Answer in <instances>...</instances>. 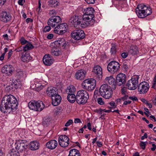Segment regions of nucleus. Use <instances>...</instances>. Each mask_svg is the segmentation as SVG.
<instances>
[{"instance_id": "54", "label": "nucleus", "mask_w": 156, "mask_h": 156, "mask_svg": "<svg viewBox=\"0 0 156 156\" xmlns=\"http://www.w3.org/2000/svg\"><path fill=\"white\" fill-rule=\"evenodd\" d=\"M128 55V54L127 52H123L122 53L121 56L123 58H126L127 57Z\"/></svg>"}, {"instance_id": "61", "label": "nucleus", "mask_w": 156, "mask_h": 156, "mask_svg": "<svg viewBox=\"0 0 156 156\" xmlns=\"http://www.w3.org/2000/svg\"><path fill=\"white\" fill-rule=\"evenodd\" d=\"M147 135L146 133H145L144 135L142 136L141 139L142 140H144L145 138H147Z\"/></svg>"}, {"instance_id": "40", "label": "nucleus", "mask_w": 156, "mask_h": 156, "mask_svg": "<svg viewBox=\"0 0 156 156\" xmlns=\"http://www.w3.org/2000/svg\"><path fill=\"white\" fill-rule=\"evenodd\" d=\"M69 142H65V141H59V145L62 147H66L68 146L69 144Z\"/></svg>"}, {"instance_id": "8", "label": "nucleus", "mask_w": 156, "mask_h": 156, "mask_svg": "<svg viewBox=\"0 0 156 156\" xmlns=\"http://www.w3.org/2000/svg\"><path fill=\"white\" fill-rule=\"evenodd\" d=\"M139 77L138 75H135L132 77L131 80H128L126 86L128 89L135 90L137 87Z\"/></svg>"}, {"instance_id": "9", "label": "nucleus", "mask_w": 156, "mask_h": 156, "mask_svg": "<svg viewBox=\"0 0 156 156\" xmlns=\"http://www.w3.org/2000/svg\"><path fill=\"white\" fill-rule=\"evenodd\" d=\"M107 68L109 72L114 73L119 69V63L117 62L113 61L110 62L108 65Z\"/></svg>"}, {"instance_id": "48", "label": "nucleus", "mask_w": 156, "mask_h": 156, "mask_svg": "<svg viewBox=\"0 0 156 156\" xmlns=\"http://www.w3.org/2000/svg\"><path fill=\"white\" fill-rule=\"evenodd\" d=\"M129 99L133 101H138V99L135 96H130L129 97Z\"/></svg>"}, {"instance_id": "43", "label": "nucleus", "mask_w": 156, "mask_h": 156, "mask_svg": "<svg viewBox=\"0 0 156 156\" xmlns=\"http://www.w3.org/2000/svg\"><path fill=\"white\" fill-rule=\"evenodd\" d=\"M73 123V120L72 119H69L67 121V122L65 124V126L66 127H68L70 126Z\"/></svg>"}, {"instance_id": "62", "label": "nucleus", "mask_w": 156, "mask_h": 156, "mask_svg": "<svg viewBox=\"0 0 156 156\" xmlns=\"http://www.w3.org/2000/svg\"><path fill=\"white\" fill-rule=\"evenodd\" d=\"M53 37V35L52 34H50L48 35L47 38L48 39H51Z\"/></svg>"}, {"instance_id": "14", "label": "nucleus", "mask_w": 156, "mask_h": 156, "mask_svg": "<svg viewBox=\"0 0 156 156\" xmlns=\"http://www.w3.org/2000/svg\"><path fill=\"white\" fill-rule=\"evenodd\" d=\"M116 80L117 85L119 86L124 84L126 81L125 75L123 73L118 74L117 76Z\"/></svg>"}, {"instance_id": "63", "label": "nucleus", "mask_w": 156, "mask_h": 156, "mask_svg": "<svg viewBox=\"0 0 156 156\" xmlns=\"http://www.w3.org/2000/svg\"><path fill=\"white\" fill-rule=\"evenodd\" d=\"M131 102V101L129 100H128L127 101H125L123 103V105H126L128 104H130Z\"/></svg>"}, {"instance_id": "24", "label": "nucleus", "mask_w": 156, "mask_h": 156, "mask_svg": "<svg viewBox=\"0 0 156 156\" xmlns=\"http://www.w3.org/2000/svg\"><path fill=\"white\" fill-rule=\"evenodd\" d=\"M39 146V144L36 141H33L30 143V147L32 150H35L38 149Z\"/></svg>"}, {"instance_id": "46", "label": "nucleus", "mask_w": 156, "mask_h": 156, "mask_svg": "<svg viewBox=\"0 0 156 156\" xmlns=\"http://www.w3.org/2000/svg\"><path fill=\"white\" fill-rule=\"evenodd\" d=\"M97 101L98 103L100 105H103L104 104V102L101 98H98L97 99Z\"/></svg>"}, {"instance_id": "1", "label": "nucleus", "mask_w": 156, "mask_h": 156, "mask_svg": "<svg viewBox=\"0 0 156 156\" xmlns=\"http://www.w3.org/2000/svg\"><path fill=\"white\" fill-rule=\"evenodd\" d=\"M94 12L95 11L93 8H87L83 11L84 14L82 18L74 16L69 19V22L76 28L80 27H85L89 25H92L95 22V20L93 19L94 17Z\"/></svg>"}, {"instance_id": "32", "label": "nucleus", "mask_w": 156, "mask_h": 156, "mask_svg": "<svg viewBox=\"0 0 156 156\" xmlns=\"http://www.w3.org/2000/svg\"><path fill=\"white\" fill-rule=\"evenodd\" d=\"M51 121V120L49 117H45L43 119V126L46 127L48 126L50 123Z\"/></svg>"}, {"instance_id": "37", "label": "nucleus", "mask_w": 156, "mask_h": 156, "mask_svg": "<svg viewBox=\"0 0 156 156\" xmlns=\"http://www.w3.org/2000/svg\"><path fill=\"white\" fill-rule=\"evenodd\" d=\"M111 46L112 47L111 48V52L112 54H115L117 52L116 48V45L114 44H111Z\"/></svg>"}, {"instance_id": "31", "label": "nucleus", "mask_w": 156, "mask_h": 156, "mask_svg": "<svg viewBox=\"0 0 156 156\" xmlns=\"http://www.w3.org/2000/svg\"><path fill=\"white\" fill-rule=\"evenodd\" d=\"M34 48V46L30 43H28L23 47V51L24 52H25L29 50L32 49Z\"/></svg>"}, {"instance_id": "60", "label": "nucleus", "mask_w": 156, "mask_h": 156, "mask_svg": "<svg viewBox=\"0 0 156 156\" xmlns=\"http://www.w3.org/2000/svg\"><path fill=\"white\" fill-rule=\"evenodd\" d=\"M25 2V0H19L18 1V3L19 5H23V2Z\"/></svg>"}, {"instance_id": "20", "label": "nucleus", "mask_w": 156, "mask_h": 156, "mask_svg": "<svg viewBox=\"0 0 156 156\" xmlns=\"http://www.w3.org/2000/svg\"><path fill=\"white\" fill-rule=\"evenodd\" d=\"M105 81L106 82L108 83V84L111 86L114 90L115 89L117 83L114 78L111 76L107 77L105 79Z\"/></svg>"}, {"instance_id": "10", "label": "nucleus", "mask_w": 156, "mask_h": 156, "mask_svg": "<svg viewBox=\"0 0 156 156\" xmlns=\"http://www.w3.org/2000/svg\"><path fill=\"white\" fill-rule=\"evenodd\" d=\"M71 36L75 40H79L83 39L85 37L84 31L81 30H76L73 31Z\"/></svg>"}, {"instance_id": "50", "label": "nucleus", "mask_w": 156, "mask_h": 156, "mask_svg": "<svg viewBox=\"0 0 156 156\" xmlns=\"http://www.w3.org/2000/svg\"><path fill=\"white\" fill-rule=\"evenodd\" d=\"M58 2H57V1H56L55 2V0H52L51 1V5H53L54 6H55V5H57L58 4Z\"/></svg>"}, {"instance_id": "42", "label": "nucleus", "mask_w": 156, "mask_h": 156, "mask_svg": "<svg viewBox=\"0 0 156 156\" xmlns=\"http://www.w3.org/2000/svg\"><path fill=\"white\" fill-rule=\"evenodd\" d=\"M51 29V27L49 26H46L44 28L43 30V32L46 33L49 32Z\"/></svg>"}, {"instance_id": "47", "label": "nucleus", "mask_w": 156, "mask_h": 156, "mask_svg": "<svg viewBox=\"0 0 156 156\" xmlns=\"http://www.w3.org/2000/svg\"><path fill=\"white\" fill-rule=\"evenodd\" d=\"M122 67L126 71L129 69V66L126 63H124L123 64Z\"/></svg>"}, {"instance_id": "16", "label": "nucleus", "mask_w": 156, "mask_h": 156, "mask_svg": "<svg viewBox=\"0 0 156 156\" xmlns=\"http://www.w3.org/2000/svg\"><path fill=\"white\" fill-rule=\"evenodd\" d=\"M46 94L47 95L50 96H51L56 95L58 94V89L55 87L50 86L48 87L46 91Z\"/></svg>"}, {"instance_id": "17", "label": "nucleus", "mask_w": 156, "mask_h": 156, "mask_svg": "<svg viewBox=\"0 0 156 156\" xmlns=\"http://www.w3.org/2000/svg\"><path fill=\"white\" fill-rule=\"evenodd\" d=\"M11 16L9 13L6 12H3L1 13L0 16V20L5 23H6L9 21L11 19Z\"/></svg>"}, {"instance_id": "3", "label": "nucleus", "mask_w": 156, "mask_h": 156, "mask_svg": "<svg viewBox=\"0 0 156 156\" xmlns=\"http://www.w3.org/2000/svg\"><path fill=\"white\" fill-rule=\"evenodd\" d=\"M76 98V102L79 105H84L87 102L89 95L86 90H81L77 92Z\"/></svg>"}, {"instance_id": "5", "label": "nucleus", "mask_w": 156, "mask_h": 156, "mask_svg": "<svg viewBox=\"0 0 156 156\" xmlns=\"http://www.w3.org/2000/svg\"><path fill=\"white\" fill-rule=\"evenodd\" d=\"M9 95H6L2 98L0 105L1 111L4 113H9L11 112V108H10L11 105L9 104Z\"/></svg>"}, {"instance_id": "19", "label": "nucleus", "mask_w": 156, "mask_h": 156, "mask_svg": "<svg viewBox=\"0 0 156 156\" xmlns=\"http://www.w3.org/2000/svg\"><path fill=\"white\" fill-rule=\"evenodd\" d=\"M93 72L96 74L99 80H101L102 77V69L99 66H95L93 69Z\"/></svg>"}, {"instance_id": "45", "label": "nucleus", "mask_w": 156, "mask_h": 156, "mask_svg": "<svg viewBox=\"0 0 156 156\" xmlns=\"http://www.w3.org/2000/svg\"><path fill=\"white\" fill-rule=\"evenodd\" d=\"M65 109V108L63 105H61L59 107V112L64 113Z\"/></svg>"}, {"instance_id": "49", "label": "nucleus", "mask_w": 156, "mask_h": 156, "mask_svg": "<svg viewBox=\"0 0 156 156\" xmlns=\"http://www.w3.org/2000/svg\"><path fill=\"white\" fill-rule=\"evenodd\" d=\"M56 17H58V16H55L53 17H52L50 18L51 19V20H53V21H54L55 23H57L58 22H57V19L56 18Z\"/></svg>"}, {"instance_id": "52", "label": "nucleus", "mask_w": 156, "mask_h": 156, "mask_svg": "<svg viewBox=\"0 0 156 156\" xmlns=\"http://www.w3.org/2000/svg\"><path fill=\"white\" fill-rule=\"evenodd\" d=\"M53 44V47H58V41L57 40L56 41H55L54 42H53V44Z\"/></svg>"}, {"instance_id": "36", "label": "nucleus", "mask_w": 156, "mask_h": 156, "mask_svg": "<svg viewBox=\"0 0 156 156\" xmlns=\"http://www.w3.org/2000/svg\"><path fill=\"white\" fill-rule=\"evenodd\" d=\"M16 150L14 149H12L10 153V156H20V154L18 150Z\"/></svg>"}, {"instance_id": "38", "label": "nucleus", "mask_w": 156, "mask_h": 156, "mask_svg": "<svg viewBox=\"0 0 156 156\" xmlns=\"http://www.w3.org/2000/svg\"><path fill=\"white\" fill-rule=\"evenodd\" d=\"M67 25L66 23H62L59 24V30L67 29Z\"/></svg>"}, {"instance_id": "33", "label": "nucleus", "mask_w": 156, "mask_h": 156, "mask_svg": "<svg viewBox=\"0 0 156 156\" xmlns=\"http://www.w3.org/2000/svg\"><path fill=\"white\" fill-rule=\"evenodd\" d=\"M66 45V44L64 38H62L59 40V46L60 47L64 48Z\"/></svg>"}, {"instance_id": "4", "label": "nucleus", "mask_w": 156, "mask_h": 156, "mask_svg": "<svg viewBox=\"0 0 156 156\" xmlns=\"http://www.w3.org/2000/svg\"><path fill=\"white\" fill-rule=\"evenodd\" d=\"M99 92L100 95L106 99H108L112 97L113 94L111 87L106 84L101 86Z\"/></svg>"}, {"instance_id": "13", "label": "nucleus", "mask_w": 156, "mask_h": 156, "mask_svg": "<svg viewBox=\"0 0 156 156\" xmlns=\"http://www.w3.org/2000/svg\"><path fill=\"white\" fill-rule=\"evenodd\" d=\"M9 104H11L10 108H11V112H14L17 108L18 102L16 98L12 95H9Z\"/></svg>"}, {"instance_id": "18", "label": "nucleus", "mask_w": 156, "mask_h": 156, "mask_svg": "<svg viewBox=\"0 0 156 156\" xmlns=\"http://www.w3.org/2000/svg\"><path fill=\"white\" fill-rule=\"evenodd\" d=\"M51 55L49 54L44 55L43 58V61L45 65L51 66L54 60L51 58Z\"/></svg>"}, {"instance_id": "12", "label": "nucleus", "mask_w": 156, "mask_h": 156, "mask_svg": "<svg viewBox=\"0 0 156 156\" xmlns=\"http://www.w3.org/2000/svg\"><path fill=\"white\" fill-rule=\"evenodd\" d=\"M15 145L16 150H18L20 152L25 151L27 148V142L23 140L16 142Z\"/></svg>"}, {"instance_id": "15", "label": "nucleus", "mask_w": 156, "mask_h": 156, "mask_svg": "<svg viewBox=\"0 0 156 156\" xmlns=\"http://www.w3.org/2000/svg\"><path fill=\"white\" fill-rule=\"evenodd\" d=\"M14 71V68L12 65H5L2 68V72L8 76L12 74Z\"/></svg>"}, {"instance_id": "11", "label": "nucleus", "mask_w": 156, "mask_h": 156, "mask_svg": "<svg viewBox=\"0 0 156 156\" xmlns=\"http://www.w3.org/2000/svg\"><path fill=\"white\" fill-rule=\"evenodd\" d=\"M149 87L148 83L144 81L139 84L138 87V91L140 94H144L147 92Z\"/></svg>"}, {"instance_id": "21", "label": "nucleus", "mask_w": 156, "mask_h": 156, "mask_svg": "<svg viewBox=\"0 0 156 156\" xmlns=\"http://www.w3.org/2000/svg\"><path fill=\"white\" fill-rule=\"evenodd\" d=\"M86 74V71L83 69H81L78 70L75 74V77L77 80H83Z\"/></svg>"}, {"instance_id": "56", "label": "nucleus", "mask_w": 156, "mask_h": 156, "mask_svg": "<svg viewBox=\"0 0 156 156\" xmlns=\"http://www.w3.org/2000/svg\"><path fill=\"white\" fill-rule=\"evenodd\" d=\"M96 143L97 144V145L98 147H100L102 146V144L101 142L97 141L96 142Z\"/></svg>"}, {"instance_id": "41", "label": "nucleus", "mask_w": 156, "mask_h": 156, "mask_svg": "<svg viewBox=\"0 0 156 156\" xmlns=\"http://www.w3.org/2000/svg\"><path fill=\"white\" fill-rule=\"evenodd\" d=\"M147 142H144L143 141H141L140 144V146L141 148L143 149H144L145 148L146 144H147Z\"/></svg>"}, {"instance_id": "7", "label": "nucleus", "mask_w": 156, "mask_h": 156, "mask_svg": "<svg viewBox=\"0 0 156 156\" xmlns=\"http://www.w3.org/2000/svg\"><path fill=\"white\" fill-rule=\"evenodd\" d=\"M28 106L30 109L36 111H41L45 107L43 102L40 101L34 102H30L28 104Z\"/></svg>"}, {"instance_id": "2", "label": "nucleus", "mask_w": 156, "mask_h": 156, "mask_svg": "<svg viewBox=\"0 0 156 156\" xmlns=\"http://www.w3.org/2000/svg\"><path fill=\"white\" fill-rule=\"evenodd\" d=\"M136 12L138 16L144 18L152 13L151 9L143 4L138 5L136 9Z\"/></svg>"}, {"instance_id": "59", "label": "nucleus", "mask_w": 156, "mask_h": 156, "mask_svg": "<svg viewBox=\"0 0 156 156\" xmlns=\"http://www.w3.org/2000/svg\"><path fill=\"white\" fill-rule=\"evenodd\" d=\"M12 50H10V51H9L8 55V58H9L11 57V56L12 55Z\"/></svg>"}, {"instance_id": "27", "label": "nucleus", "mask_w": 156, "mask_h": 156, "mask_svg": "<svg viewBox=\"0 0 156 156\" xmlns=\"http://www.w3.org/2000/svg\"><path fill=\"white\" fill-rule=\"evenodd\" d=\"M68 156H81V155L78 150L73 149L70 151Z\"/></svg>"}, {"instance_id": "28", "label": "nucleus", "mask_w": 156, "mask_h": 156, "mask_svg": "<svg viewBox=\"0 0 156 156\" xmlns=\"http://www.w3.org/2000/svg\"><path fill=\"white\" fill-rule=\"evenodd\" d=\"M76 91V89L74 86L70 85L68 86L66 89L65 92L68 94H69L74 93Z\"/></svg>"}, {"instance_id": "53", "label": "nucleus", "mask_w": 156, "mask_h": 156, "mask_svg": "<svg viewBox=\"0 0 156 156\" xmlns=\"http://www.w3.org/2000/svg\"><path fill=\"white\" fill-rule=\"evenodd\" d=\"M67 31V29L59 30V35L64 34Z\"/></svg>"}, {"instance_id": "51", "label": "nucleus", "mask_w": 156, "mask_h": 156, "mask_svg": "<svg viewBox=\"0 0 156 156\" xmlns=\"http://www.w3.org/2000/svg\"><path fill=\"white\" fill-rule=\"evenodd\" d=\"M88 4H94L95 0H85Z\"/></svg>"}, {"instance_id": "34", "label": "nucleus", "mask_w": 156, "mask_h": 156, "mask_svg": "<svg viewBox=\"0 0 156 156\" xmlns=\"http://www.w3.org/2000/svg\"><path fill=\"white\" fill-rule=\"evenodd\" d=\"M69 139L68 137L65 135H62L59 136V141L69 142Z\"/></svg>"}, {"instance_id": "26", "label": "nucleus", "mask_w": 156, "mask_h": 156, "mask_svg": "<svg viewBox=\"0 0 156 156\" xmlns=\"http://www.w3.org/2000/svg\"><path fill=\"white\" fill-rule=\"evenodd\" d=\"M52 99L51 103L53 105L55 106H57L58 104V94L56 95L51 96Z\"/></svg>"}, {"instance_id": "35", "label": "nucleus", "mask_w": 156, "mask_h": 156, "mask_svg": "<svg viewBox=\"0 0 156 156\" xmlns=\"http://www.w3.org/2000/svg\"><path fill=\"white\" fill-rule=\"evenodd\" d=\"M25 75V72L21 71L20 69H18L17 70L16 76L18 78H20L23 77Z\"/></svg>"}, {"instance_id": "30", "label": "nucleus", "mask_w": 156, "mask_h": 156, "mask_svg": "<svg viewBox=\"0 0 156 156\" xmlns=\"http://www.w3.org/2000/svg\"><path fill=\"white\" fill-rule=\"evenodd\" d=\"M30 56L29 53L26 52L24 55H22L21 56V59L23 62H26L27 60L30 59Z\"/></svg>"}, {"instance_id": "57", "label": "nucleus", "mask_w": 156, "mask_h": 156, "mask_svg": "<svg viewBox=\"0 0 156 156\" xmlns=\"http://www.w3.org/2000/svg\"><path fill=\"white\" fill-rule=\"evenodd\" d=\"M74 123H82V122L79 119L76 118L75 119Z\"/></svg>"}, {"instance_id": "55", "label": "nucleus", "mask_w": 156, "mask_h": 156, "mask_svg": "<svg viewBox=\"0 0 156 156\" xmlns=\"http://www.w3.org/2000/svg\"><path fill=\"white\" fill-rule=\"evenodd\" d=\"M23 50V47L20 46V47L15 49V50L17 52H20Z\"/></svg>"}, {"instance_id": "22", "label": "nucleus", "mask_w": 156, "mask_h": 156, "mask_svg": "<svg viewBox=\"0 0 156 156\" xmlns=\"http://www.w3.org/2000/svg\"><path fill=\"white\" fill-rule=\"evenodd\" d=\"M57 145L58 143L55 140H52L48 142L46 145L48 148L52 150L55 148Z\"/></svg>"}, {"instance_id": "44", "label": "nucleus", "mask_w": 156, "mask_h": 156, "mask_svg": "<svg viewBox=\"0 0 156 156\" xmlns=\"http://www.w3.org/2000/svg\"><path fill=\"white\" fill-rule=\"evenodd\" d=\"M20 41L22 45H24L26 44H27V43H29L28 41L26 40L23 37H22L21 38Z\"/></svg>"}, {"instance_id": "64", "label": "nucleus", "mask_w": 156, "mask_h": 156, "mask_svg": "<svg viewBox=\"0 0 156 156\" xmlns=\"http://www.w3.org/2000/svg\"><path fill=\"white\" fill-rule=\"evenodd\" d=\"M152 101L154 105L156 106V96L153 98Z\"/></svg>"}, {"instance_id": "58", "label": "nucleus", "mask_w": 156, "mask_h": 156, "mask_svg": "<svg viewBox=\"0 0 156 156\" xmlns=\"http://www.w3.org/2000/svg\"><path fill=\"white\" fill-rule=\"evenodd\" d=\"M58 24L56 27L55 28L54 30V32L56 34H58Z\"/></svg>"}, {"instance_id": "39", "label": "nucleus", "mask_w": 156, "mask_h": 156, "mask_svg": "<svg viewBox=\"0 0 156 156\" xmlns=\"http://www.w3.org/2000/svg\"><path fill=\"white\" fill-rule=\"evenodd\" d=\"M53 112L54 116L56 117V118H58V107L54 108Z\"/></svg>"}, {"instance_id": "29", "label": "nucleus", "mask_w": 156, "mask_h": 156, "mask_svg": "<svg viewBox=\"0 0 156 156\" xmlns=\"http://www.w3.org/2000/svg\"><path fill=\"white\" fill-rule=\"evenodd\" d=\"M51 54L52 55L58 56V48L53 47L51 50Z\"/></svg>"}, {"instance_id": "23", "label": "nucleus", "mask_w": 156, "mask_h": 156, "mask_svg": "<svg viewBox=\"0 0 156 156\" xmlns=\"http://www.w3.org/2000/svg\"><path fill=\"white\" fill-rule=\"evenodd\" d=\"M138 53V48L136 45H132L129 48L128 53L133 55H137Z\"/></svg>"}, {"instance_id": "25", "label": "nucleus", "mask_w": 156, "mask_h": 156, "mask_svg": "<svg viewBox=\"0 0 156 156\" xmlns=\"http://www.w3.org/2000/svg\"><path fill=\"white\" fill-rule=\"evenodd\" d=\"M76 95H75L74 93L69 94L67 97V99L69 102L73 103L75 101H76Z\"/></svg>"}, {"instance_id": "6", "label": "nucleus", "mask_w": 156, "mask_h": 156, "mask_svg": "<svg viewBox=\"0 0 156 156\" xmlns=\"http://www.w3.org/2000/svg\"><path fill=\"white\" fill-rule=\"evenodd\" d=\"M96 84L95 80L92 78L88 79L83 81L82 84V86L85 90L91 91L95 88Z\"/></svg>"}]
</instances>
